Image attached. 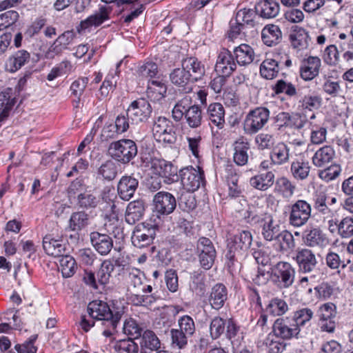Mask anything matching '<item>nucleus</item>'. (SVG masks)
<instances>
[{"mask_svg": "<svg viewBox=\"0 0 353 353\" xmlns=\"http://www.w3.org/2000/svg\"><path fill=\"white\" fill-rule=\"evenodd\" d=\"M250 182L253 188L265 191L274 184V174L272 172L260 174L252 177Z\"/></svg>", "mask_w": 353, "mask_h": 353, "instance_id": "nucleus-37", "label": "nucleus"}, {"mask_svg": "<svg viewBox=\"0 0 353 353\" xmlns=\"http://www.w3.org/2000/svg\"><path fill=\"white\" fill-rule=\"evenodd\" d=\"M274 274L281 279L285 288L291 285L294 281V270L291 265L287 262H279L276 264Z\"/></svg>", "mask_w": 353, "mask_h": 353, "instance_id": "nucleus-30", "label": "nucleus"}, {"mask_svg": "<svg viewBox=\"0 0 353 353\" xmlns=\"http://www.w3.org/2000/svg\"><path fill=\"white\" fill-rule=\"evenodd\" d=\"M252 242V236L250 231L242 230L239 234L228 239V252L226 257L232 262L236 259V253L248 250Z\"/></svg>", "mask_w": 353, "mask_h": 353, "instance_id": "nucleus-8", "label": "nucleus"}, {"mask_svg": "<svg viewBox=\"0 0 353 353\" xmlns=\"http://www.w3.org/2000/svg\"><path fill=\"white\" fill-rule=\"evenodd\" d=\"M181 66L188 72L192 82L201 80L205 75V66L196 57H190L183 59Z\"/></svg>", "mask_w": 353, "mask_h": 353, "instance_id": "nucleus-21", "label": "nucleus"}, {"mask_svg": "<svg viewBox=\"0 0 353 353\" xmlns=\"http://www.w3.org/2000/svg\"><path fill=\"white\" fill-rule=\"evenodd\" d=\"M172 337V343L179 348H183L188 343V338L190 336L185 334L179 329H172L170 331Z\"/></svg>", "mask_w": 353, "mask_h": 353, "instance_id": "nucleus-63", "label": "nucleus"}, {"mask_svg": "<svg viewBox=\"0 0 353 353\" xmlns=\"http://www.w3.org/2000/svg\"><path fill=\"white\" fill-rule=\"evenodd\" d=\"M145 278L142 272L138 270H132L128 274V291L135 296L137 305H152L159 299L156 293L152 294H142L139 293L143 289Z\"/></svg>", "mask_w": 353, "mask_h": 353, "instance_id": "nucleus-2", "label": "nucleus"}, {"mask_svg": "<svg viewBox=\"0 0 353 353\" xmlns=\"http://www.w3.org/2000/svg\"><path fill=\"white\" fill-rule=\"evenodd\" d=\"M339 234L343 238L353 235V216L343 219L337 225Z\"/></svg>", "mask_w": 353, "mask_h": 353, "instance_id": "nucleus-56", "label": "nucleus"}, {"mask_svg": "<svg viewBox=\"0 0 353 353\" xmlns=\"http://www.w3.org/2000/svg\"><path fill=\"white\" fill-rule=\"evenodd\" d=\"M196 252L201 265L209 270L214 264L216 252L212 241L206 237H201L196 243Z\"/></svg>", "mask_w": 353, "mask_h": 353, "instance_id": "nucleus-10", "label": "nucleus"}, {"mask_svg": "<svg viewBox=\"0 0 353 353\" xmlns=\"http://www.w3.org/2000/svg\"><path fill=\"white\" fill-rule=\"evenodd\" d=\"M114 265L112 261L105 260L101 265L99 270L97 273V277L92 271H85L83 274V281L86 285H90L94 289H98L99 285L104 286L109 283L111 274L114 271Z\"/></svg>", "mask_w": 353, "mask_h": 353, "instance_id": "nucleus-6", "label": "nucleus"}, {"mask_svg": "<svg viewBox=\"0 0 353 353\" xmlns=\"http://www.w3.org/2000/svg\"><path fill=\"white\" fill-rule=\"evenodd\" d=\"M114 348L118 353H138L139 352L138 345L132 339L119 341Z\"/></svg>", "mask_w": 353, "mask_h": 353, "instance_id": "nucleus-52", "label": "nucleus"}, {"mask_svg": "<svg viewBox=\"0 0 353 353\" xmlns=\"http://www.w3.org/2000/svg\"><path fill=\"white\" fill-rule=\"evenodd\" d=\"M138 180L132 176H123L117 185V192L120 198L129 201L134 195L138 188Z\"/></svg>", "mask_w": 353, "mask_h": 353, "instance_id": "nucleus-20", "label": "nucleus"}, {"mask_svg": "<svg viewBox=\"0 0 353 353\" xmlns=\"http://www.w3.org/2000/svg\"><path fill=\"white\" fill-rule=\"evenodd\" d=\"M263 344L268 353H281L285 347V344L281 342L273 334H269Z\"/></svg>", "mask_w": 353, "mask_h": 353, "instance_id": "nucleus-47", "label": "nucleus"}, {"mask_svg": "<svg viewBox=\"0 0 353 353\" xmlns=\"http://www.w3.org/2000/svg\"><path fill=\"white\" fill-rule=\"evenodd\" d=\"M236 68V64L230 52L227 50L221 52L215 65V71L217 74L230 77Z\"/></svg>", "mask_w": 353, "mask_h": 353, "instance_id": "nucleus-16", "label": "nucleus"}, {"mask_svg": "<svg viewBox=\"0 0 353 353\" xmlns=\"http://www.w3.org/2000/svg\"><path fill=\"white\" fill-rule=\"evenodd\" d=\"M123 331L129 339H137L141 337L143 330L134 319L129 318L124 321Z\"/></svg>", "mask_w": 353, "mask_h": 353, "instance_id": "nucleus-46", "label": "nucleus"}, {"mask_svg": "<svg viewBox=\"0 0 353 353\" xmlns=\"http://www.w3.org/2000/svg\"><path fill=\"white\" fill-rule=\"evenodd\" d=\"M30 59V54L28 52L24 50H18L8 59L6 68L10 72H16L28 63Z\"/></svg>", "mask_w": 353, "mask_h": 353, "instance_id": "nucleus-32", "label": "nucleus"}, {"mask_svg": "<svg viewBox=\"0 0 353 353\" xmlns=\"http://www.w3.org/2000/svg\"><path fill=\"white\" fill-rule=\"evenodd\" d=\"M88 77H81L75 80L70 85V90L72 95L76 99L72 101V104L74 108H79L83 107V103H81V97L85 91V89L88 83Z\"/></svg>", "mask_w": 353, "mask_h": 353, "instance_id": "nucleus-36", "label": "nucleus"}, {"mask_svg": "<svg viewBox=\"0 0 353 353\" xmlns=\"http://www.w3.org/2000/svg\"><path fill=\"white\" fill-rule=\"evenodd\" d=\"M274 240L279 244V251L281 252H287L294 247L293 235L288 230L280 231Z\"/></svg>", "mask_w": 353, "mask_h": 353, "instance_id": "nucleus-45", "label": "nucleus"}, {"mask_svg": "<svg viewBox=\"0 0 353 353\" xmlns=\"http://www.w3.org/2000/svg\"><path fill=\"white\" fill-rule=\"evenodd\" d=\"M202 110L198 105H187L185 119L190 128H196L199 127L202 122Z\"/></svg>", "mask_w": 353, "mask_h": 353, "instance_id": "nucleus-40", "label": "nucleus"}, {"mask_svg": "<svg viewBox=\"0 0 353 353\" xmlns=\"http://www.w3.org/2000/svg\"><path fill=\"white\" fill-rule=\"evenodd\" d=\"M252 255L259 265H261L263 267L267 268L265 269L259 268L258 274L254 281L258 285L265 284L268 281L270 270H271L270 268L271 265V259L270 255L264 248L254 250Z\"/></svg>", "mask_w": 353, "mask_h": 353, "instance_id": "nucleus-11", "label": "nucleus"}, {"mask_svg": "<svg viewBox=\"0 0 353 353\" xmlns=\"http://www.w3.org/2000/svg\"><path fill=\"white\" fill-rule=\"evenodd\" d=\"M111 9L106 6H101L99 10L95 12L94 14L90 15L86 19L81 21L77 30L79 32L81 30H85L92 26H99L104 21L110 19Z\"/></svg>", "mask_w": 353, "mask_h": 353, "instance_id": "nucleus-19", "label": "nucleus"}, {"mask_svg": "<svg viewBox=\"0 0 353 353\" xmlns=\"http://www.w3.org/2000/svg\"><path fill=\"white\" fill-rule=\"evenodd\" d=\"M225 321L223 319L216 316L210 325V334L213 339H218L225 331Z\"/></svg>", "mask_w": 353, "mask_h": 353, "instance_id": "nucleus-54", "label": "nucleus"}, {"mask_svg": "<svg viewBox=\"0 0 353 353\" xmlns=\"http://www.w3.org/2000/svg\"><path fill=\"white\" fill-rule=\"evenodd\" d=\"M309 219V204L305 201L299 200L292 207L290 221L294 226L299 227Z\"/></svg>", "mask_w": 353, "mask_h": 353, "instance_id": "nucleus-18", "label": "nucleus"}, {"mask_svg": "<svg viewBox=\"0 0 353 353\" xmlns=\"http://www.w3.org/2000/svg\"><path fill=\"white\" fill-rule=\"evenodd\" d=\"M234 147V162L240 166L245 165L248 161V152L250 148L249 141L243 137H239L233 144Z\"/></svg>", "mask_w": 353, "mask_h": 353, "instance_id": "nucleus-24", "label": "nucleus"}, {"mask_svg": "<svg viewBox=\"0 0 353 353\" xmlns=\"http://www.w3.org/2000/svg\"><path fill=\"white\" fill-rule=\"evenodd\" d=\"M272 90L276 94L285 93L289 96H293L296 94V89L291 83H287L285 81L278 80L272 87Z\"/></svg>", "mask_w": 353, "mask_h": 353, "instance_id": "nucleus-61", "label": "nucleus"}, {"mask_svg": "<svg viewBox=\"0 0 353 353\" xmlns=\"http://www.w3.org/2000/svg\"><path fill=\"white\" fill-rule=\"evenodd\" d=\"M336 314V306L332 303L323 304L318 311L321 321V327L323 330L333 332L335 329V322L332 320Z\"/></svg>", "mask_w": 353, "mask_h": 353, "instance_id": "nucleus-14", "label": "nucleus"}, {"mask_svg": "<svg viewBox=\"0 0 353 353\" xmlns=\"http://www.w3.org/2000/svg\"><path fill=\"white\" fill-rule=\"evenodd\" d=\"M236 62L240 65L250 64L254 58V52L251 46L248 44H241L234 50Z\"/></svg>", "mask_w": 353, "mask_h": 353, "instance_id": "nucleus-34", "label": "nucleus"}, {"mask_svg": "<svg viewBox=\"0 0 353 353\" xmlns=\"http://www.w3.org/2000/svg\"><path fill=\"white\" fill-rule=\"evenodd\" d=\"M276 185L278 191L281 192L283 196L285 197L291 196L293 194L295 188L291 182L285 177L278 179Z\"/></svg>", "mask_w": 353, "mask_h": 353, "instance_id": "nucleus-62", "label": "nucleus"}, {"mask_svg": "<svg viewBox=\"0 0 353 353\" xmlns=\"http://www.w3.org/2000/svg\"><path fill=\"white\" fill-rule=\"evenodd\" d=\"M288 310L286 303L279 299H274L270 301L265 309V312L273 316H281Z\"/></svg>", "mask_w": 353, "mask_h": 353, "instance_id": "nucleus-48", "label": "nucleus"}, {"mask_svg": "<svg viewBox=\"0 0 353 353\" xmlns=\"http://www.w3.org/2000/svg\"><path fill=\"white\" fill-rule=\"evenodd\" d=\"M210 121L222 129L225 124V110L220 103H213L209 105L207 110Z\"/></svg>", "mask_w": 353, "mask_h": 353, "instance_id": "nucleus-31", "label": "nucleus"}, {"mask_svg": "<svg viewBox=\"0 0 353 353\" xmlns=\"http://www.w3.org/2000/svg\"><path fill=\"white\" fill-rule=\"evenodd\" d=\"M99 201L98 198L89 192L80 193L77 196V204L81 208H94Z\"/></svg>", "mask_w": 353, "mask_h": 353, "instance_id": "nucleus-50", "label": "nucleus"}, {"mask_svg": "<svg viewBox=\"0 0 353 353\" xmlns=\"http://www.w3.org/2000/svg\"><path fill=\"white\" fill-rule=\"evenodd\" d=\"M173 128L172 123L165 117H159L154 121L152 132L155 139L159 138L165 132Z\"/></svg>", "mask_w": 353, "mask_h": 353, "instance_id": "nucleus-51", "label": "nucleus"}, {"mask_svg": "<svg viewBox=\"0 0 353 353\" xmlns=\"http://www.w3.org/2000/svg\"><path fill=\"white\" fill-rule=\"evenodd\" d=\"M270 159L272 163L276 165H281L288 161L289 149L284 143H279L276 145L271 153Z\"/></svg>", "mask_w": 353, "mask_h": 353, "instance_id": "nucleus-42", "label": "nucleus"}, {"mask_svg": "<svg viewBox=\"0 0 353 353\" xmlns=\"http://www.w3.org/2000/svg\"><path fill=\"white\" fill-rule=\"evenodd\" d=\"M279 60L276 59L266 58L260 65L261 76L266 79H273L276 77L279 70L278 64Z\"/></svg>", "mask_w": 353, "mask_h": 353, "instance_id": "nucleus-38", "label": "nucleus"}, {"mask_svg": "<svg viewBox=\"0 0 353 353\" xmlns=\"http://www.w3.org/2000/svg\"><path fill=\"white\" fill-rule=\"evenodd\" d=\"M152 112L150 103L146 99L140 98L130 103L126 110V114L132 123H138L146 122Z\"/></svg>", "mask_w": 353, "mask_h": 353, "instance_id": "nucleus-9", "label": "nucleus"}, {"mask_svg": "<svg viewBox=\"0 0 353 353\" xmlns=\"http://www.w3.org/2000/svg\"><path fill=\"white\" fill-rule=\"evenodd\" d=\"M179 176L183 188L188 192H194L205 184L204 172L199 166L183 168L180 170Z\"/></svg>", "mask_w": 353, "mask_h": 353, "instance_id": "nucleus-7", "label": "nucleus"}, {"mask_svg": "<svg viewBox=\"0 0 353 353\" xmlns=\"http://www.w3.org/2000/svg\"><path fill=\"white\" fill-rule=\"evenodd\" d=\"M90 236L92 246L100 254L107 255L111 251L113 241L109 235L92 232Z\"/></svg>", "mask_w": 353, "mask_h": 353, "instance_id": "nucleus-23", "label": "nucleus"}, {"mask_svg": "<svg viewBox=\"0 0 353 353\" xmlns=\"http://www.w3.org/2000/svg\"><path fill=\"white\" fill-rule=\"evenodd\" d=\"M141 336V353H151L160 348L161 341L153 331L145 330Z\"/></svg>", "mask_w": 353, "mask_h": 353, "instance_id": "nucleus-29", "label": "nucleus"}, {"mask_svg": "<svg viewBox=\"0 0 353 353\" xmlns=\"http://www.w3.org/2000/svg\"><path fill=\"white\" fill-rule=\"evenodd\" d=\"M270 111L267 108L258 107L250 110L243 121V131L248 135L256 134L266 125Z\"/></svg>", "mask_w": 353, "mask_h": 353, "instance_id": "nucleus-4", "label": "nucleus"}, {"mask_svg": "<svg viewBox=\"0 0 353 353\" xmlns=\"http://www.w3.org/2000/svg\"><path fill=\"white\" fill-rule=\"evenodd\" d=\"M19 18V14L14 10H9L0 14V31L14 24Z\"/></svg>", "mask_w": 353, "mask_h": 353, "instance_id": "nucleus-60", "label": "nucleus"}, {"mask_svg": "<svg viewBox=\"0 0 353 353\" xmlns=\"http://www.w3.org/2000/svg\"><path fill=\"white\" fill-rule=\"evenodd\" d=\"M154 212L161 215H168L175 209L176 202L174 196L167 192H159L153 198Z\"/></svg>", "mask_w": 353, "mask_h": 353, "instance_id": "nucleus-12", "label": "nucleus"}, {"mask_svg": "<svg viewBox=\"0 0 353 353\" xmlns=\"http://www.w3.org/2000/svg\"><path fill=\"white\" fill-rule=\"evenodd\" d=\"M298 327L295 324L291 323L289 318H279L273 325V332L276 336L283 339H290L299 334Z\"/></svg>", "mask_w": 353, "mask_h": 353, "instance_id": "nucleus-15", "label": "nucleus"}, {"mask_svg": "<svg viewBox=\"0 0 353 353\" xmlns=\"http://www.w3.org/2000/svg\"><path fill=\"white\" fill-rule=\"evenodd\" d=\"M89 223V216L83 211L73 212L70 218L68 229L73 232H79L84 229Z\"/></svg>", "mask_w": 353, "mask_h": 353, "instance_id": "nucleus-39", "label": "nucleus"}, {"mask_svg": "<svg viewBox=\"0 0 353 353\" xmlns=\"http://www.w3.org/2000/svg\"><path fill=\"white\" fill-rule=\"evenodd\" d=\"M37 339V334L30 336L28 341L23 344H17L14 349L18 353H37V348L34 345V341Z\"/></svg>", "mask_w": 353, "mask_h": 353, "instance_id": "nucleus-64", "label": "nucleus"}, {"mask_svg": "<svg viewBox=\"0 0 353 353\" xmlns=\"http://www.w3.org/2000/svg\"><path fill=\"white\" fill-rule=\"evenodd\" d=\"M159 227L157 224L143 222L138 224L134 229L131 237L134 246L143 248L153 243Z\"/></svg>", "mask_w": 353, "mask_h": 353, "instance_id": "nucleus-5", "label": "nucleus"}, {"mask_svg": "<svg viewBox=\"0 0 353 353\" xmlns=\"http://www.w3.org/2000/svg\"><path fill=\"white\" fill-rule=\"evenodd\" d=\"M291 170L294 178L305 179L309 174L308 163L299 161L294 162L291 165Z\"/></svg>", "mask_w": 353, "mask_h": 353, "instance_id": "nucleus-55", "label": "nucleus"}, {"mask_svg": "<svg viewBox=\"0 0 353 353\" xmlns=\"http://www.w3.org/2000/svg\"><path fill=\"white\" fill-rule=\"evenodd\" d=\"M110 155L122 163H129L137 154V146L131 139H121L112 142L109 148Z\"/></svg>", "mask_w": 353, "mask_h": 353, "instance_id": "nucleus-3", "label": "nucleus"}, {"mask_svg": "<svg viewBox=\"0 0 353 353\" xmlns=\"http://www.w3.org/2000/svg\"><path fill=\"white\" fill-rule=\"evenodd\" d=\"M87 310L93 319L101 321L104 326L102 334L108 338L117 332V325L125 312V307L121 303H113L110 307L106 302L99 300L90 302Z\"/></svg>", "mask_w": 353, "mask_h": 353, "instance_id": "nucleus-1", "label": "nucleus"}, {"mask_svg": "<svg viewBox=\"0 0 353 353\" xmlns=\"http://www.w3.org/2000/svg\"><path fill=\"white\" fill-rule=\"evenodd\" d=\"M145 210V203L143 200L138 199L131 201L128 203L126 208L125 215V221L130 225L134 224L137 221L142 219Z\"/></svg>", "mask_w": 353, "mask_h": 353, "instance_id": "nucleus-25", "label": "nucleus"}, {"mask_svg": "<svg viewBox=\"0 0 353 353\" xmlns=\"http://www.w3.org/2000/svg\"><path fill=\"white\" fill-rule=\"evenodd\" d=\"M171 82L176 86L184 87L192 81L190 75L183 67L174 69L170 74Z\"/></svg>", "mask_w": 353, "mask_h": 353, "instance_id": "nucleus-44", "label": "nucleus"}, {"mask_svg": "<svg viewBox=\"0 0 353 353\" xmlns=\"http://www.w3.org/2000/svg\"><path fill=\"white\" fill-rule=\"evenodd\" d=\"M106 180H113L117 174V166L112 161H107L103 163L98 171Z\"/></svg>", "mask_w": 353, "mask_h": 353, "instance_id": "nucleus-53", "label": "nucleus"}, {"mask_svg": "<svg viewBox=\"0 0 353 353\" xmlns=\"http://www.w3.org/2000/svg\"><path fill=\"white\" fill-rule=\"evenodd\" d=\"M254 8L256 13L265 19L274 18L279 12L277 1H259Z\"/></svg>", "mask_w": 353, "mask_h": 353, "instance_id": "nucleus-33", "label": "nucleus"}, {"mask_svg": "<svg viewBox=\"0 0 353 353\" xmlns=\"http://www.w3.org/2000/svg\"><path fill=\"white\" fill-rule=\"evenodd\" d=\"M334 152L330 146H325L316 152L312 157V162L317 167L324 166L333 158Z\"/></svg>", "mask_w": 353, "mask_h": 353, "instance_id": "nucleus-43", "label": "nucleus"}, {"mask_svg": "<svg viewBox=\"0 0 353 353\" xmlns=\"http://www.w3.org/2000/svg\"><path fill=\"white\" fill-rule=\"evenodd\" d=\"M178 324L179 330L190 336H192L195 332V324L193 319L188 315L181 316L179 321Z\"/></svg>", "mask_w": 353, "mask_h": 353, "instance_id": "nucleus-59", "label": "nucleus"}, {"mask_svg": "<svg viewBox=\"0 0 353 353\" xmlns=\"http://www.w3.org/2000/svg\"><path fill=\"white\" fill-rule=\"evenodd\" d=\"M295 260L300 271L303 272L309 271V250L298 248Z\"/></svg>", "mask_w": 353, "mask_h": 353, "instance_id": "nucleus-58", "label": "nucleus"}, {"mask_svg": "<svg viewBox=\"0 0 353 353\" xmlns=\"http://www.w3.org/2000/svg\"><path fill=\"white\" fill-rule=\"evenodd\" d=\"M228 299V290L222 283L214 285L210 292L208 301L211 307L219 310L222 308Z\"/></svg>", "mask_w": 353, "mask_h": 353, "instance_id": "nucleus-22", "label": "nucleus"}, {"mask_svg": "<svg viewBox=\"0 0 353 353\" xmlns=\"http://www.w3.org/2000/svg\"><path fill=\"white\" fill-rule=\"evenodd\" d=\"M43 248L50 256L59 258L66 253L65 244L62 241L54 239L50 235H46L43 239Z\"/></svg>", "mask_w": 353, "mask_h": 353, "instance_id": "nucleus-28", "label": "nucleus"}, {"mask_svg": "<svg viewBox=\"0 0 353 353\" xmlns=\"http://www.w3.org/2000/svg\"><path fill=\"white\" fill-rule=\"evenodd\" d=\"M258 223L261 228V234L266 241L274 240L280 232V226L271 214H265Z\"/></svg>", "mask_w": 353, "mask_h": 353, "instance_id": "nucleus-17", "label": "nucleus"}, {"mask_svg": "<svg viewBox=\"0 0 353 353\" xmlns=\"http://www.w3.org/2000/svg\"><path fill=\"white\" fill-rule=\"evenodd\" d=\"M152 168L155 174L164 179V182L170 184L179 179L177 168L173 164L164 159H154L152 161Z\"/></svg>", "mask_w": 353, "mask_h": 353, "instance_id": "nucleus-13", "label": "nucleus"}, {"mask_svg": "<svg viewBox=\"0 0 353 353\" xmlns=\"http://www.w3.org/2000/svg\"><path fill=\"white\" fill-rule=\"evenodd\" d=\"M59 269L64 278L71 277L76 272L77 265L74 258L67 253L59 257Z\"/></svg>", "mask_w": 353, "mask_h": 353, "instance_id": "nucleus-41", "label": "nucleus"}, {"mask_svg": "<svg viewBox=\"0 0 353 353\" xmlns=\"http://www.w3.org/2000/svg\"><path fill=\"white\" fill-rule=\"evenodd\" d=\"M308 34L305 30L295 25L292 27L290 39L294 48H307Z\"/></svg>", "mask_w": 353, "mask_h": 353, "instance_id": "nucleus-35", "label": "nucleus"}, {"mask_svg": "<svg viewBox=\"0 0 353 353\" xmlns=\"http://www.w3.org/2000/svg\"><path fill=\"white\" fill-rule=\"evenodd\" d=\"M261 39L267 46H274L281 42L282 32L278 26L268 24L261 31Z\"/></svg>", "mask_w": 353, "mask_h": 353, "instance_id": "nucleus-26", "label": "nucleus"}, {"mask_svg": "<svg viewBox=\"0 0 353 353\" xmlns=\"http://www.w3.org/2000/svg\"><path fill=\"white\" fill-rule=\"evenodd\" d=\"M189 99L184 98L179 101L174 106L172 110V118L176 122H179L182 120L187 110V105H188Z\"/></svg>", "mask_w": 353, "mask_h": 353, "instance_id": "nucleus-57", "label": "nucleus"}, {"mask_svg": "<svg viewBox=\"0 0 353 353\" xmlns=\"http://www.w3.org/2000/svg\"><path fill=\"white\" fill-rule=\"evenodd\" d=\"M328 243L329 240L321 230L315 228L310 230V247H317L319 250L323 251Z\"/></svg>", "mask_w": 353, "mask_h": 353, "instance_id": "nucleus-49", "label": "nucleus"}, {"mask_svg": "<svg viewBox=\"0 0 353 353\" xmlns=\"http://www.w3.org/2000/svg\"><path fill=\"white\" fill-rule=\"evenodd\" d=\"M236 21H239L241 26L249 32L251 29L257 30L259 23L256 21L259 17H256V12L252 9H241L236 15Z\"/></svg>", "mask_w": 353, "mask_h": 353, "instance_id": "nucleus-27", "label": "nucleus"}]
</instances>
